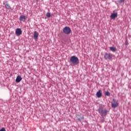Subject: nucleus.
<instances>
[{"instance_id":"nucleus-14","label":"nucleus","mask_w":131,"mask_h":131,"mask_svg":"<svg viewBox=\"0 0 131 131\" xmlns=\"http://www.w3.org/2000/svg\"><path fill=\"white\" fill-rule=\"evenodd\" d=\"M110 51H112V52H115V48L113 47H110Z\"/></svg>"},{"instance_id":"nucleus-9","label":"nucleus","mask_w":131,"mask_h":131,"mask_svg":"<svg viewBox=\"0 0 131 131\" xmlns=\"http://www.w3.org/2000/svg\"><path fill=\"white\" fill-rule=\"evenodd\" d=\"M21 80H22V77H21V76H18L16 77L15 81L17 83H18L20 82V81H21Z\"/></svg>"},{"instance_id":"nucleus-16","label":"nucleus","mask_w":131,"mask_h":131,"mask_svg":"<svg viewBox=\"0 0 131 131\" xmlns=\"http://www.w3.org/2000/svg\"><path fill=\"white\" fill-rule=\"evenodd\" d=\"M46 16L47 18H50L51 17V13H50L49 12L47 13L46 14Z\"/></svg>"},{"instance_id":"nucleus-17","label":"nucleus","mask_w":131,"mask_h":131,"mask_svg":"<svg viewBox=\"0 0 131 131\" xmlns=\"http://www.w3.org/2000/svg\"><path fill=\"white\" fill-rule=\"evenodd\" d=\"M118 2L119 3H122L124 2V0H118Z\"/></svg>"},{"instance_id":"nucleus-3","label":"nucleus","mask_w":131,"mask_h":131,"mask_svg":"<svg viewBox=\"0 0 131 131\" xmlns=\"http://www.w3.org/2000/svg\"><path fill=\"white\" fill-rule=\"evenodd\" d=\"M63 33L64 34H70L71 33V29L69 27H65L63 29Z\"/></svg>"},{"instance_id":"nucleus-2","label":"nucleus","mask_w":131,"mask_h":131,"mask_svg":"<svg viewBox=\"0 0 131 131\" xmlns=\"http://www.w3.org/2000/svg\"><path fill=\"white\" fill-rule=\"evenodd\" d=\"M98 112L100 114L101 116H106L108 111L106 109H103V108H100L98 109Z\"/></svg>"},{"instance_id":"nucleus-12","label":"nucleus","mask_w":131,"mask_h":131,"mask_svg":"<svg viewBox=\"0 0 131 131\" xmlns=\"http://www.w3.org/2000/svg\"><path fill=\"white\" fill-rule=\"evenodd\" d=\"M111 19H115V13H113L111 15Z\"/></svg>"},{"instance_id":"nucleus-21","label":"nucleus","mask_w":131,"mask_h":131,"mask_svg":"<svg viewBox=\"0 0 131 131\" xmlns=\"http://www.w3.org/2000/svg\"><path fill=\"white\" fill-rule=\"evenodd\" d=\"M115 17H117V13H115Z\"/></svg>"},{"instance_id":"nucleus-11","label":"nucleus","mask_w":131,"mask_h":131,"mask_svg":"<svg viewBox=\"0 0 131 131\" xmlns=\"http://www.w3.org/2000/svg\"><path fill=\"white\" fill-rule=\"evenodd\" d=\"M77 118H78V120L80 121L81 119H84V117H83V116L81 115H77L76 116Z\"/></svg>"},{"instance_id":"nucleus-8","label":"nucleus","mask_w":131,"mask_h":131,"mask_svg":"<svg viewBox=\"0 0 131 131\" xmlns=\"http://www.w3.org/2000/svg\"><path fill=\"white\" fill-rule=\"evenodd\" d=\"M102 95L101 90H99L96 93V96L98 98H101V97H102Z\"/></svg>"},{"instance_id":"nucleus-13","label":"nucleus","mask_w":131,"mask_h":131,"mask_svg":"<svg viewBox=\"0 0 131 131\" xmlns=\"http://www.w3.org/2000/svg\"><path fill=\"white\" fill-rule=\"evenodd\" d=\"M114 102H112V107L113 108H115V102H114V101H115L114 99H113Z\"/></svg>"},{"instance_id":"nucleus-1","label":"nucleus","mask_w":131,"mask_h":131,"mask_svg":"<svg viewBox=\"0 0 131 131\" xmlns=\"http://www.w3.org/2000/svg\"><path fill=\"white\" fill-rule=\"evenodd\" d=\"M70 61L71 63H72V64H74V65H77L79 63V59H78V57L75 56L71 57Z\"/></svg>"},{"instance_id":"nucleus-6","label":"nucleus","mask_w":131,"mask_h":131,"mask_svg":"<svg viewBox=\"0 0 131 131\" xmlns=\"http://www.w3.org/2000/svg\"><path fill=\"white\" fill-rule=\"evenodd\" d=\"M15 34L17 36H19V35H21V34H22V30H21V29L20 28L16 29L15 31Z\"/></svg>"},{"instance_id":"nucleus-19","label":"nucleus","mask_w":131,"mask_h":131,"mask_svg":"<svg viewBox=\"0 0 131 131\" xmlns=\"http://www.w3.org/2000/svg\"><path fill=\"white\" fill-rule=\"evenodd\" d=\"M125 44L126 46H127V45H128L127 39H126V40L125 41Z\"/></svg>"},{"instance_id":"nucleus-4","label":"nucleus","mask_w":131,"mask_h":131,"mask_svg":"<svg viewBox=\"0 0 131 131\" xmlns=\"http://www.w3.org/2000/svg\"><path fill=\"white\" fill-rule=\"evenodd\" d=\"M104 57L105 60H111L113 56L111 53H105Z\"/></svg>"},{"instance_id":"nucleus-10","label":"nucleus","mask_w":131,"mask_h":131,"mask_svg":"<svg viewBox=\"0 0 131 131\" xmlns=\"http://www.w3.org/2000/svg\"><path fill=\"white\" fill-rule=\"evenodd\" d=\"M38 38V32L35 31L34 33V39L36 40Z\"/></svg>"},{"instance_id":"nucleus-15","label":"nucleus","mask_w":131,"mask_h":131,"mask_svg":"<svg viewBox=\"0 0 131 131\" xmlns=\"http://www.w3.org/2000/svg\"><path fill=\"white\" fill-rule=\"evenodd\" d=\"M104 95H105V96H107V97H109V96H110V93L108 91L105 92L104 93Z\"/></svg>"},{"instance_id":"nucleus-5","label":"nucleus","mask_w":131,"mask_h":131,"mask_svg":"<svg viewBox=\"0 0 131 131\" xmlns=\"http://www.w3.org/2000/svg\"><path fill=\"white\" fill-rule=\"evenodd\" d=\"M26 19H27V17L25 15H20L19 18V20L21 22H25V21H26Z\"/></svg>"},{"instance_id":"nucleus-20","label":"nucleus","mask_w":131,"mask_h":131,"mask_svg":"<svg viewBox=\"0 0 131 131\" xmlns=\"http://www.w3.org/2000/svg\"><path fill=\"white\" fill-rule=\"evenodd\" d=\"M118 106V103H115V107H116V106Z\"/></svg>"},{"instance_id":"nucleus-18","label":"nucleus","mask_w":131,"mask_h":131,"mask_svg":"<svg viewBox=\"0 0 131 131\" xmlns=\"http://www.w3.org/2000/svg\"><path fill=\"white\" fill-rule=\"evenodd\" d=\"M0 131H6V129L3 127L0 129Z\"/></svg>"},{"instance_id":"nucleus-7","label":"nucleus","mask_w":131,"mask_h":131,"mask_svg":"<svg viewBox=\"0 0 131 131\" xmlns=\"http://www.w3.org/2000/svg\"><path fill=\"white\" fill-rule=\"evenodd\" d=\"M3 5H4L6 9H7V10H11V6H10L7 2H4Z\"/></svg>"}]
</instances>
